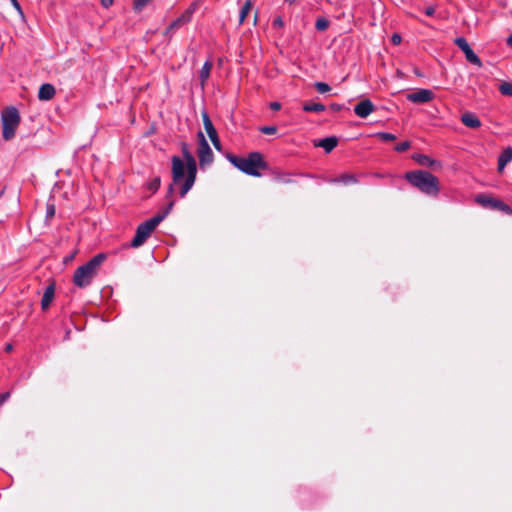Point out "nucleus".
<instances>
[{
	"label": "nucleus",
	"instance_id": "obj_25",
	"mask_svg": "<svg viewBox=\"0 0 512 512\" xmlns=\"http://www.w3.org/2000/svg\"><path fill=\"white\" fill-rule=\"evenodd\" d=\"M378 139L384 142H390L396 140V135L388 132H379L375 135Z\"/></svg>",
	"mask_w": 512,
	"mask_h": 512
},
{
	"label": "nucleus",
	"instance_id": "obj_20",
	"mask_svg": "<svg viewBox=\"0 0 512 512\" xmlns=\"http://www.w3.org/2000/svg\"><path fill=\"white\" fill-rule=\"evenodd\" d=\"M211 69H212V63L210 61H206L203 64L202 69L200 71V81H201L202 85H204L205 82L207 81V79L209 78Z\"/></svg>",
	"mask_w": 512,
	"mask_h": 512
},
{
	"label": "nucleus",
	"instance_id": "obj_26",
	"mask_svg": "<svg viewBox=\"0 0 512 512\" xmlns=\"http://www.w3.org/2000/svg\"><path fill=\"white\" fill-rule=\"evenodd\" d=\"M329 21L326 18H318L315 23V27L318 31H324L328 28Z\"/></svg>",
	"mask_w": 512,
	"mask_h": 512
},
{
	"label": "nucleus",
	"instance_id": "obj_37",
	"mask_svg": "<svg viewBox=\"0 0 512 512\" xmlns=\"http://www.w3.org/2000/svg\"><path fill=\"white\" fill-rule=\"evenodd\" d=\"M10 398V392L0 393V407Z\"/></svg>",
	"mask_w": 512,
	"mask_h": 512
},
{
	"label": "nucleus",
	"instance_id": "obj_38",
	"mask_svg": "<svg viewBox=\"0 0 512 512\" xmlns=\"http://www.w3.org/2000/svg\"><path fill=\"white\" fill-rule=\"evenodd\" d=\"M343 108H344V106H343V105H341V104H338V103H332V104L330 105V109H331V110H333L334 112H339V111H341Z\"/></svg>",
	"mask_w": 512,
	"mask_h": 512
},
{
	"label": "nucleus",
	"instance_id": "obj_14",
	"mask_svg": "<svg viewBox=\"0 0 512 512\" xmlns=\"http://www.w3.org/2000/svg\"><path fill=\"white\" fill-rule=\"evenodd\" d=\"M56 93L55 87L50 83H44L38 91V99L40 101H49L54 98Z\"/></svg>",
	"mask_w": 512,
	"mask_h": 512
},
{
	"label": "nucleus",
	"instance_id": "obj_7",
	"mask_svg": "<svg viewBox=\"0 0 512 512\" xmlns=\"http://www.w3.org/2000/svg\"><path fill=\"white\" fill-rule=\"evenodd\" d=\"M475 201L483 208L490 210H499L507 215L512 216V208L509 205L504 203L502 200L495 198L489 194H478L475 196Z\"/></svg>",
	"mask_w": 512,
	"mask_h": 512
},
{
	"label": "nucleus",
	"instance_id": "obj_34",
	"mask_svg": "<svg viewBox=\"0 0 512 512\" xmlns=\"http://www.w3.org/2000/svg\"><path fill=\"white\" fill-rule=\"evenodd\" d=\"M10 2L13 5V7L15 8V10L18 12V14L23 18L24 17V13L22 11V8H21L18 0H10Z\"/></svg>",
	"mask_w": 512,
	"mask_h": 512
},
{
	"label": "nucleus",
	"instance_id": "obj_9",
	"mask_svg": "<svg viewBox=\"0 0 512 512\" xmlns=\"http://www.w3.org/2000/svg\"><path fill=\"white\" fill-rule=\"evenodd\" d=\"M454 43L463 51L468 62L478 67H482L483 63L481 59L474 53L465 38L458 37L454 40Z\"/></svg>",
	"mask_w": 512,
	"mask_h": 512
},
{
	"label": "nucleus",
	"instance_id": "obj_2",
	"mask_svg": "<svg viewBox=\"0 0 512 512\" xmlns=\"http://www.w3.org/2000/svg\"><path fill=\"white\" fill-rule=\"evenodd\" d=\"M227 159L241 172L254 177L261 176L260 170H265L268 167L267 162L260 152H251L247 157L229 154L227 155Z\"/></svg>",
	"mask_w": 512,
	"mask_h": 512
},
{
	"label": "nucleus",
	"instance_id": "obj_43",
	"mask_svg": "<svg viewBox=\"0 0 512 512\" xmlns=\"http://www.w3.org/2000/svg\"><path fill=\"white\" fill-rule=\"evenodd\" d=\"M5 350H6L7 352H10V351L12 350V345H11V344H8V345L6 346V348H5Z\"/></svg>",
	"mask_w": 512,
	"mask_h": 512
},
{
	"label": "nucleus",
	"instance_id": "obj_30",
	"mask_svg": "<svg viewBox=\"0 0 512 512\" xmlns=\"http://www.w3.org/2000/svg\"><path fill=\"white\" fill-rule=\"evenodd\" d=\"M411 147V143L409 141H403L395 146V150L397 152H405Z\"/></svg>",
	"mask_w": 512,
	"mask_h": 512
},
{
	"label": "nucleus",
	"instance_id": "obj_13",
	"mask_svg": "<svg viewBox=\"0 0 512 512\" xmlns=\"http://www.w3.org/2000/svg\"><path fill=\"white\" fill-rule=\"evenodd\" d=\"M375 110V105L370 99H362L354 107V113L360 118H367Z\"/></svg>",
	"mask_w": 512,
	"mask_h": 512
},
{
	"label": "nucleus",
	"instance_id": "obj_15",
	"mask_svg": "<svg viewBox=\"0 0 512 512\" xmlns=\"http://www.w3.org/2000/svg\"><path fill=\"white\" fill-rule=\"evenodd\" d=\"M54 295H55V283L52 282L51 284H49L46 287L44 294L42 296V299H41L42 310L46 311L49 308L51 302L54 299Z\"/></svg>",
	"mask_w": 512,
	"mask_h": 512
},
{
	"label": "nucleus",
	"instance_id": "obj_17",
	"mask_svg": "<svg viewBox=\"0 0 512 512\" xmlns=\"http://www.w3.org/2000/svg\"><path fill=\"white\" fill-rule=\"evenodd\" d=\"M512 160V147H506L498 158V172L502 173L505 166Z\"/></svg>",
	"mask_w": 512,
	"mask_h": 512
},
{
	"label": "nucleus",
	"instance_id": "obj_8",
	"mask_svg": "<svg viewBox=\"0 0 512 512\" xmlns=\"http://www.w3.org/2000/svg\"><path fill=\"white\" fill-rule=\"evenodd\" d=\"M198 138H199V146L197 149V155H198L200 166L204 167L213 162L214 155H213V152H212L207 140L205 139V137L201 131L198 133Z\"/></svg>",
	"mask_w": 512,
	"mask_h": 512
},
{
	"label": "nucleus",
	"instance_id": "obj_28",
	"mask_svg": "<svg viewBox=\"0 0 512 512\" xmlns=\"http://www.w3.org/2000/svg\"><path fill=\"white\" fill-rule=\"evenodd\" d=\"M314 87L319 93H326L331 90L330 86L327 83L324 82H316L314 84Z\"/></svg>",
	"mask_w": 512,
	"mask_h": 512
},
{
	"label": "nucleus",
	"instance_id": "obj_23",
	"mask_svg": "<svg viewBox=\"0 0 512 512\" xmlns=\"http://www.w3.org/2000/svg\"><path fill=\"white\" fill-rule=\"evenodd\" d=\"M336 181L342 182L345 185L356 184L357 179L353 174H343Z\"/></svg>",
	"mask_w": 512,
	"mask_h": 512
},
{
	"label": "nucleus",
	"instance_id": "obj_6",
	"mask_svg": "<svg viewBox=\"0 0 512 512\" xmlns=\"http://www.w3.org/2000/svg\"><path fill=\"white\" fill-rule=\"evenodd\" d=\"M164 220V215H155L151 219L141 223L137 229L134 238L132 239L131 246L138 248L145 243L153 230Z\"/></svg>",
	"mask_w": 512,
	"mask_h": 512
},
{
	"label": "nucleus",
	"instance_id": "obj_5",
	"mask_svg": "<svg viewBox=\"0 0 512 512\" xmlns=\"http://www.w3.org/2000/svg\"><path fill=\"white\" fill-rule=\"evenodd\" d=\"M20 114L16 107L9 106L1 112L2 136L9 141L15 137L16 130L20 124Z\"/></svg>",
	"mask_w": 512,
	"mask_h": 512
},
{
	"label": "nucleus",
	"instance_id": "obj_27",
	"mask_svg": "<svg viewBox=\"0 0 512 512\" xmlns=\"http://www.w3.org/2000/svg\"><path fill=\"white\" fill-rule=\"evenodd\" d=\"M153 0H134V10L140 12L146 5L151 3Z\"/></svg>",
	"mask_w": 512,
	"mask_h": 512
},
{
	"label": "nucleus",
	"instance_id": "obj_44",
	"mask_svg": "<svg viewBox=\"0 0 512 512\" xmlns=\"http://www.w3.org/2000/svg\"><path fill=\"white\" fill-rule=\"evenodd\" d=\"M73 257H74V255L69 256V257L66 259V261H70V260H72V259H73Z\"/></svg>",
	"mask_w": 512,
	"mask_h": 512
},
{
	"label": "nucleus",
	"instance_id": "obj_11",
	"mask_svg": "<svg viewBox=\"0 0 512 512\" xmlns=\"http://www.w3.org/2000/svg\"><path fill=\"white\" fill-rule=\"evenodd\" d=\"M194 6H191L186 11H184L177 19H175L166 29L165 35L175 31L186 23L190 22L192 14L194 13Z\"/></svg>",
	"mask_w": 512,
	"mask_h": 512
},
{
	"label": "nucleus",
	"instance_id": "obj_12",
	"mask_svg": "<svg viewBox=\"0 0 512 512\" xmlns=\"http://www.w3.org/2000/svg\"><path fill=\"white\" fill-rule=\"evenodd\" d=\"M434 97V93L429 89H418L415 92L407 94L406 98L412 103H427Z\"/></svg>",
	"mask_w": 512,
	"mask_h": 512
},
{
	"label": "nucleus",
	"instance_id": "obj_24",
	"mask_svg": "<svg viewBox=\"0 0 512 512\" xmlns=\"http://www.w3.org/2000/svg\"><path fill=\"white\" fill-rule=\"evenodd\" d=\"M499 91L504 96H512V83L503 82L499 86Z\"/></svg>",
	"mask_w": 512,
	"mask_h": 512
},
{
	"label": "nucleus",
	"instance_id": "obj_39",
	"mask_svg": "<svg viewBox=\"0 0 512 512\" xmlns=\"http://www.w3.org/2000/svg\"><path fill=\"white\" fill-rule=\"evenodd\" d=\"M114 3V0H101V5L104 7V8H109L110 6H112Z\"/></svg>",
	"mask_w": 512,
	"mask_h": 512
},
{
	"label": "nucleus",
	"instance_id": "obj_16",
	"mask_svg": "<svg viewBox=\"0 0 512 512\" xmlns=\"http://www.w3.org/2000/svg\"><path fill=\"white\" fill-rule=\"evenodd\" d=\"M461 122L465 126H467L469 128H473V129H477L481 126L480 119L472 112H466V113L462 114Z\"/></svg>",
	"mask_w": 512,
	"mask_h": 512
},
{
	"label": "nucleus",
	"instance_id": "obj_40",
	"mask_svg": "<svg viewBox=\"0 0 512 512\" xmlns=\"http://www.w3.org/2000/svg\"><path fill=\"white\" fill-rule=\"evenodd\" d=\"M424 12H425V14H426L427 16H433V15H434V13H435V7H433V6H429V7H427V8L425 9V11H424Z\"/></svg>",
	"mask_w": 512,
	"mask_h": 512
},
{
	"label": "nucleus",
	"instance_id": "obj_29",
	"mask_svg": "<svg viewBox=\"0 0 512 512\" xmlns=\"http://www.w3.org/2000/svg\"><path fill=\"white\" fill-rule=\"evenodd\" d=\"M277 127L276 126H263L259 129V131L266 135H274L277 133Z\"/></svg>",
	"mask_w": 512,
	"mask_h": 512
},
{
	"label": "nucleus",
	"instance_id": "obj_10",
	"mask_svg": "<svg viewBox=\"0 0 512 512\" xmlns=\"http://www.w3.org/2000/svg\"><path fill=\"white\" fill-rule=\"evenodd\" d=\"M201 116H202L204 129H205L206 133L208 134L213 146L215 147V149L220 151L221 150L220 139L218 137V133H217L208 113L204 111V112H202Z\"/></svg>",
	"mask_w": 512,
	"mask_h": 512
},
{
	"label": "nucleus",
	"instance_id": "obj_22",
	"mask_svg": "<svg viewBox=\"0 0 512 512\" xmlns=\"http://www.w3.org/2000/svg\"><path fill=\"white\" fill-rule=\"evenodd\" d=\"M303 110L306 112H322L325 110V106L321 103H305Z\"/></svg>",
	"mask_w": 512,
	"mask_h": 512
},
{
	"label": "nucleus",
	"instance_id": "obj_35",
	"mask_svg": "<svg viewBox=\"0 0 512 512\" xmlns=\"http://www.w3.org/2000/svg\"><path fill=\"white\" fill-rule=\"evenodd\" d=\"M272 26L274 28H282L284 26L283 19L280 16L276 17L272 22Z\"/></svg>",
	"mask_w": 512,
	"mask_h": 512
},
{
	"label": "nucleus",
	"instance_id": "obj_42",
	"mask_svg": "<svg viewBox=\"0 0 512 512\" xmlns=\"http://www.w3.org/2000/svg\"><path fill=\"white\" fill-rule=\"evenodd\" d=\"M507 44L512 47V34L507 38Z\"/></svg>",
	"mask_w": 512,
	"mask_h": 512
},
{
	"label": "nucleus",
	"instance_id": "obj_45",
	"mask_svg": "<svg viewBox=\"0 0 512 512\" xmlns=\"http://www.w3.org/2000/svg\"><path fill=\"white\" fill-rule=\"evenodd\" d=\"M257 22V13H255V16H254V24H256Z\"/></svg>",
	"mask_w": 512,
	"mask_h": 512
},
{
	"label": "nucleus",
	"instance_id": "obj_32",
	"mask_svg": "<svg viewBox=\"0 0 512 512\" xmlns=\"http://www.w3.org/2000/svg\"><path fill=\"white\" fill-rule=\"evenodd\" d=\"M174 206V200L170 199L167 207L163 210V212L158 213L157 215H164V218L170 213Z\"/></svg>",
	"mask_w": 512,
	"mask_h": 512
},
{
	"label": "nucleus",
	"instance_id": "obj_36",
	"mask_svg": "<svg viewBox=\"0 0 512 512\" xmlns=\"http://www.w3.org/2000/svg\"><path fill=\"white\" fill-rule=\"evenodd\" d=\"M402 41V38L400 36V34L398 33H394L391 37V42L394 44V45H399Z\"/></svg>",
	"mask_w": 512,
	"mask_h": 512
},
{
	"label": "nucleus",
	"instance_id": "obj_4",
	"mask_svg": "<svg viewBox=\"0 0 512 512\" xmlns=\"http://www.w3.org/2000/svg\"><path fill=\"white\" fill-rule=\"evenodd\" d=\"M406 180L421 191L429 196H436L439 193V180L432 173L425 170H414L405 174Z\"/></svg>",
	"mask_w": 512,
	"mask_h": 512
},
{
	"label": "nucleus",
	"instance_id": "obj_31",
	"mask_svg": "<svg viewBox=\"0 0 512 512\" xmlns=\"http://www.w3.org/2000/svg\"><path fill=\"white\" fill-rule=\"evenodd\" d=\"M55 215V205L53 203H48L46 207V219H51Z\"/></svg>",
	"mask_w": 512,
	"mask_h": 512
},
{
	"label": "nucleus",
	"instance_id": "obj_33",
	"mask_svg": "<svg viewBox=\"0 0 512 512\" xmlns=\"http://www.w3.org/2000/svg\"><path fill=\"white\" fill-rule=\"evenodd\" d=\"M160 187V178L156 177L149 184V189L153 191H157Z\"/></svg>",
	"mask_w": 512,
	"mask_h": 512
},
{
	"label": "nucleus",
	"instance_id": "obj_3",
	"mask_svg": "<svg viewBox=\"0 0 512 512\" xmlns=\"http://www.w3.org/2000/svg\"><path fill=\"white\" fill-rule=\"evenodd\" d=\"M106 258V254L99 253L84 265L79 266L73 274L74 285L81 289L88 287L94 278L98 275L99 270Z\"/></svg>",
	"mask_w": 512,
	"mask_h": 512
},
{
	"label": "nucleus",
	"instance_id": "obj_19",
	"mask_svg": "<svg viewBox=\"0 0 512 512\" xmlns=\"http://www.w3.org/2000/svg\"><path fill=\"white\" fill-rule=\"evenodd\" d=\"M337 144L338 139L332 136L320 140L316 146L322 147L327 153H329L337 146Z\"/></svg>",
	"mask_w": 512,
	"mask_h": 512
},
{
	"label": "nucleus",
	"instance_id": "obj_1",
	"mask_svg": "<svg viewBox=\"0 0 512 512\" xmlns=\"http://www.w3.org/2000/svg\"><path fill=\"white\" fill-rule=\"evenodd\" d=\"M182 154L184 157L185 163L178 157H172V183L169 185L167 191V198H170L174 192V186L180 185L179 194L181 197H184L188 191L193 187L196 174H197V164L194 156L188 149L187 144H182Z\"/></svg>",
	"mask_w": 512,
	"mask_h": 512
},
{
	"label": "nucleus",
	"instance_id": "obj_18",
	"mask_svg": "<svg viewBox=\"0 0 512 512\" xmlns=\"http://www.w3.org/2000/svg\"><path fill=\"white\" fill-rule=\"evenodd\" d=\"M413 159L422 166L434 167L436 165L440 166L439 162L431 159L429 156L424 154H416L413 156Z\"/></svg>",
	"mask_w": 512,
	"mask_h": 512
},
{
	"label": "nucleus",
	"instance_id": "obj_21",
	"mask_svg": "<svg viewBox=\"0 0 512 512\" xmlns=\"http://www.w3.org/2000/svg\"><path fill=\"white\" fill-rule=\"evenodd\" d=\"M251 8H252V3L250 0H247L240 10V14H239V24L240 25L243 24V22L245 21L246 17L248 16V14L251 11Z\"/></svg>",
	"mask_w": 512,
	"mask_h": 512
},
{
	"label": "nucleus",
	"instance_id": "obj_41",
	"mask_svg": "<svg viewBox=\"0 0 512 512\" xmlns=\"http://www.w3.org/2000/svg\"><path fill=\"white\" fill-rule=\"evenodd\" d=\"M270 108L274 111L280 110L281 104L279 102H272Z\"/></svg>",
	"mask_w": 512,
	"mask_h": 512
}]
</instances>
